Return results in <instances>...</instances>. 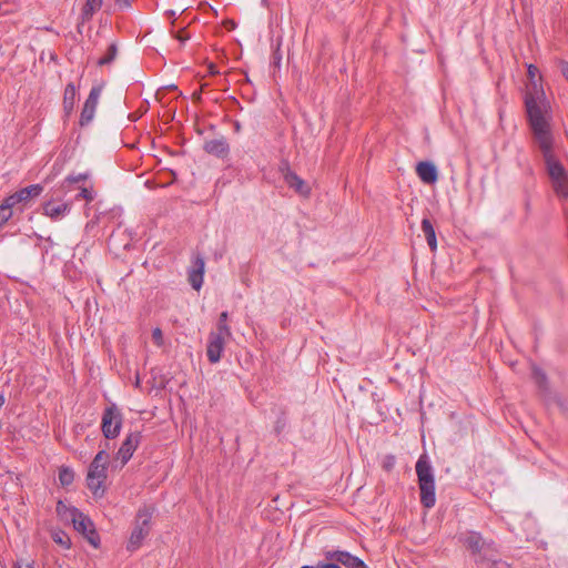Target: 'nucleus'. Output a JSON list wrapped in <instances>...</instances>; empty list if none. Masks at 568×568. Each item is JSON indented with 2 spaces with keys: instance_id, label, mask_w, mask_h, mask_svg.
<instances>
[{
  "instance_id": "obj_32",
  "label": "nucleus",
  "mask_w": 568,
  "mask_h": 568,
  "mask_svg": "<svg viewBox=\"0 0 568 568\" xmlns=\"http://www.w3.org/2000/svg\"><path fill=\"white\" fill-rule=\"evenodd\" d=\"M63 537H65V534L64 532H60V534H55L53 536V540L58 544H61V545H64L65 547H69V544H67L64 540H63Z\"/></svg>"
},
{
  "instance_id": "obj_21",
  "label": "nucleus",
  "mask_w": 568,
  "mask_h": 568,
  "mask_svg": "<svg viewBox=\"0 0 568 568\" xmlns=\"http://www.w3.org/2000/svg\"><path fill=\"white\" fill-rule=\"evenodd\" d=\"M57 515L65 521H71L72 518L79 513L80 510L74 506H68L62 500H59L57 503L55 507Z\"/></svg>"
},
{
  "instance_id": "obj_16",
  "label": "nucleus",
  "mask_w": 568,
  "mask_h": 568,
  "mask_svg": "<svg viewBox=\"0 0 568 568\" xmlns=\"http://www.w3.org/2000/svg\"><path fill=\"white\" fill-rule=\"evenodd\" d=\"M43 211L50 219L59 220L70 212V206L67 203L57 204L52 201H48L43 205Z\"/></svg>"
},
{
  "instance_id": "obj_7",
  "label": "nucleus",
  "mask_w": 568,
  "mask_h": 568,
  "mask_svg": "<svg viewBox=\"0 0 568 568\" xmlns=\"http://www.w3.org/2000/svg\"><path fill=\"white\" fill-rule=\"evenodd\" d=\"M71 523L73 524V528L78 532L82 534L92 546H99L100 538L94 528L93 521L89 516L84 515L82 511H79L72 518Z\"/></svg>"
},
{
  "instance_id": "obj_4",
  "label": "nucleus",
  "mask_w": 568,
  "mask_h": 568,
  "mask_svg": "<svg viewBox=\"0 0 568 568\" xmlns=\"http://www.w3.org/2000/svg\"><path fill=\"white\" fill-rule=\"evenodd\" d=\"M108 464L109 454L106 448H102L97 453L89 466L87 485L95 497H102L104 495V481L108 477Z\"/></svg>"
},
{
  "instance_id": "obj_29",
  "label": "nucleus",
  "mask_w": 568,
  "mask_h": 568,
  "mask_svg": "<svg viewBox=\"0 0 568 568\" xmlns=\"http://www.w3.org/2000/svg\"><path fill=\"white\" fill-rule=\"evenodd\" d=\"M152 339L158 346L163 345V333L160 327L152 329Z\"/></svg>"
},
{
  "instance_id": "obj_36",
  "label": "nucleus",
  "mask_w": 568,
  "mask_h": 568,
  "mask_svg": "<svg viewBox=\"0 0 568 568\" xmlns=\"http://www.w3.org/2000/svg\"><path fill=\"white\" fill-rule=\"evenodd\" d=\"M527 71H528V77L531 80H534L538 70L534 64H529Z\"/></svg>"
},
{
  "instance_id": "obj_5",
  "label": "nucleus",
  "mask_w": 568,
  "mask_h": 568,
  "mask_svg": "<svg viewBox=\"0 0 568 568\" xmlns=\"http://www.w3.org/2000/svg\"><path fill=\"white\" fill-rule=\"evenodd\" d=\"M153 514L154 508L151 506L144 505L139 508L135 515L133 529L126 544V549L129 551L132 552L138 550L142 546L143 540L149 536L152 527L151 521Z\"/></svg>"
},
{
  "instance_id": "obj_2",
  "label": "nucleus",
  "mask_w": 568,
  "mask_h": 568,
  "mask_svg": "<svg viewBox=\"0 0 568 568\" xmlns=\"http://www.w3.org/2000/svg\"><path fill=\"white\" fill-rule=\"evenodd\" d=\"M459 541L469 551L476 568H510V565L499 558L497 544L486 539L480 532L469 530L459 536Z\"/></svg>"
},
{
  "instance_id": "obj_9",
  "label": "nucleus",
  "mask_w": 568,
  "mask_h": 568,
  "mask_svg": "<svg viewBox=\"0 0 568 568\" xmlns=\"http://www.w3.org/2000/svg\"><path fill=\"white\" fill-rule=\"evenodd\" d=\"M141 438L142 434L140 432H131L125 436L115 456V459L120 460L121 468L131 459L141 443Z\"/></svg>"
},
{
  "instance_id": "obj_17",
  "label": "nucleus",
  "mask_w": 568,
  "mask_h": 568,
  "mask_svg": "<svg viewBox=\"0 0 568 568\" xmlns=\"http://www.w3.org/2000/svg\"><path fill=\"white\" fill-rule=\"evenodd\" d=\"M77 95V87L72 82L68 83L64 89L62 102L63 111L67 116H69L73 112Z\"/></svg>"
},
{
  "instance_id": "obj_35",
  "label": "nucleus",
  "mask_w": 568,
  "mask_h": 568,
  "mask_svg": "<svg viewBox=\"0 0 568 568\" xmlns=\"http://www.w3.org/2000/svg\"><path fill=\"white\" fill-rule=\"evenodd\" d=\"M284 426H285V419H284V418H278V419L276 420L275 432H276L277 434H280V433L282 432V429H283V427H284Z\"/></svg>"
},
{
  "instance_id": "obj_31",
  "label": "nucleus",
  "mask_w": 568,
  "mask_h": 568,
  "mask_svg": "<svg viewBox=\"0 0 568 568\" xmlns=\"http://www.w3.org/2000/svg\"><path fill=\"white\" fill-rule=\"evenodd\" d=\"M114 1H115V4L120 9H129L132 6V0H114Z\"/></svg>"
},
{
  "instance_id": "obj_6",
  "label": "nucleus",
  "mask_w": 568,
  "mask_h": 568,
  "mask_svg": "<svg viewBox=\"0 0 568 568\" xmlns=\"http://www.w3.org/2000/svg\"><path fill=\"white\" fill-rule=\"evenodd\" d=\"M123 415L115 404L105 407L102 414L101 430L106 439H114L120 435Z\"/></svg>"
},
{
  "instance_id": "obj_18",
  "label": "nucleus",
  "mask_w": 568,
  "mask_h": 568,
  "mask_svg": "<svg viewBox=\"0 0 568 568\" xmlns=\"http://www.w3.org/2000/svg\"><path fill=\"white\" fill-rule=\"evenodd\" d=\"M196 266V268H193L190 272L189 282L194 290L199 291L203 284L204 261L202 258H197Z\"/></svg>"
},
{
  "instance_id": "obj_23",
  "label": "nucleus",
  "mask_w": 568,
  "mask_h": 568,
  "mask_svg": "<svg viewBox=\"0 0 568 568\" xmlns=\"http://www.w3.org/2000/svg\"><path fill=\"white\" fill-rule=\"evenodd\" d=\"M13 206L8 197L3 200V203L0 205V227L11 219Z\"/></svg>"
},
{
  "instance_id": "obj_22",
  "label": "nucleus",
  "mask_w": 568,
  "mask_h": 568,
  "mask_svg": "<svg viewBox=\"0 0 568 568\" xmlns=\"http://www.w3.org/2000/svg\"><path fill=\"white\" fill-rule=\"evenodd\" d=\"M227 318H229V313L226 311L222 312L219 317L216 331H213L212 333L220 334L221 336H224V337H230L232 333H231L230 326L227 325Z\"/></svg>"
},
{
  "instance_id": "obj_26",
  "label": "nucleus",
  "mask_w": 568,
  "mask_h": 568,
  "mask_svg": "<svg viewBox=\"0 0 568 568\" xmlns=\"http://www.w3.org/2000/svg\"><path fill=\"white\" fill-rule=\"evenodd\" d=\"M118 48L115 43H111L108 47L106 53L98 60L99 65L110 64L116 57Z\"/></svg>"
},
{
  "instance_id": "obj_10",
  "label": "nucleus",
  "mask_w": 568,
  "mask_h": 568,
  "mask_svg": "<svg viewBox=\"0 0 568 568\" xmlns=\"http://www.w3.org/2000/svg\"><path fill=\"white\" fill-rule=\"evenodd\" d=\"M329 561H335L346 568H369L361 558L346 550H328L324 554Z\"/></svg>"
},
{
  "instance_id": "obj_13",
  "label": "nucleus",
  "mask_w": 568,
  "mask_h": 568,
  "mask_svg": "<svg viewBox=\"0 0 568 568\" xmlns=\"http://www.w3.org/2000/svg\"><path fill=\"white\" fill-rule=\"evenodd\" d=\"M43 191V186L41 184H32L26 187L18 190L17 192L8 195L9 202L13 205H17L22 202H27L32 197L39 196Z\"/></svg>"
},
{
  "instance_id": "obj_37",
  "label": "nucleus",
  "mask_w": 568,
  "mask_h": 568,
  "mask_svg": "<svg viewBox=\"0 0 568 568\" xmlns=\"http://www.w3.org/2000/svg\"><path fill=\"white\" fill-rule=\"evenodd\" d=\"M14 568H34V565L32 562H27V564L17 562Z\"/></svg>"
},
{
  "instance_id": "obj_38",
  "label": "nucleus",
  "mask_w": 568,
  "mask_h": 568,
  "mask_svg": "<svg viewBox=\"0 0 568 568\" xmlns=\"http://www.w3.org/2000/svg\"><path fill=\"white\" fill-rule=\"evenodd\" d=\"M189 36H182V34H178L176 36V39L181 42V43H184L186 40H189Z\"/></svg>"
},
{
  "instance_id": "obj_25",
  "label": "nucleus",
  "mask_w": 568,
  "mask_h": 568,
  "mask_svg": "<svg viewBox=\"0 0 568 568\" xmlns=\"http://www.w3.org/2000/svg\"><path fill=\"white\" fill-rule=\"evenodd\" d=\"M532 378H534L535 383L537 384V386L541 390H546L547 389V375L545 374V372L541 368L534 367V369H532Z\"/></svg>"
},
{
  "instance_id": "obj_3",
  "label": "nucleus",
  "mask_w": 568,
  "mask_h": 568,
  "mask_svg": "<svg viewBox=\"0 0 568 568\" xmlns=\"http://www.w3.org/2000/svg\"><path fill=\"white\" fill-rule=\"evenodd\" d=\"M418 487L419 499L423 507L429 509L436 504V485L434 470L427 454H422L415 465Z\"/></svg>"
},
{
  "instance_id": "obj_30",
  "label": "nucleus",
  "mask_w": 568,
  "mask_h": 568,
  "mask_svg": "<svg viewBox=\"0 0 568 568\" xmlns=\"http://www.w3.org/2000/svg\"><path fill=\"white\" fill-rule=\"evenodd\" d=\"M79 197H82L87 201H92L93 200V194H92V191L87 189V187H83L81 190V192L79 193Z\"/></svg>"
},
{
  "instance_id": "obj_27",
  "label": "nucleus",
  "mask_w": 568,
  "mask_h": 568,
  "mask_svg": "<svg viewBox=\"0 0 568 568\" xmlns=\"http://www.w3.org/2000/svg\"><path fill=\"white\" fill-rule=\"evenodd\" d=\"M396 465V457L393 455V454H387L384 456L383 460H382V468L385 470V471H392L393 468L395 467Z\"/></svg>"
},
{
  "instance_id": "obj_19",
  "label": "nucleus",
  "mask_w": 568,
  "mask_h": 568,
  "mask_svg": "<svg viewBox=\"0 0 568 568\" xmlns=\"http://www.w3.org/2000/svg\"><path fill=\"white\" fill-rule=\"evenodd\" d=\"M422 231L425 234V237H426L429 248L432 251H436V248H437L436 232H435L434 225L429 219H427V217L423 219Z\"/></svg>"
},
{
  "instance_id": "obj_15",
  "label": "nucleus",
  "mask_w": 568,
  "mask_h": 568,
  "mask_svg": "<svg viewBox=\"0 0 568 568\" xmlns=\"http://www.w3.org/2000/svg\"><path fill=\"white\" fill-rule=\"evenodd\" d=\"M416 172L419 179L426 184H434L438 179L437 168L434 163L428 161L419 162Z\"/></svg>"
},
{
  "instance_id": "obj_39",
  "label": "nucleus",
  "mask_w": 568,
  "mask_h": 568,
  "mask_svg": "<svg viewBox=\"0 0 568 568\" xmlns=\"http://www.w3.org/2000/svg\"><path fill=\"white\" fill-rule=\"evenodd\" d=\"M4 403H6L4 394L1 392L0 393V408L4 405Z\"/></svg>"
},
{
  "instance_id": "obj_14",
  "label": "nucleus",
  "mask_w": 568,
  "mask_h": 568,
  "mask_svg": "<svg viewBox=\"0 0 568 568\" xmlns=\"http://www.w3.org/2000/svg\"><path fill=\"white\" fill-rule=\"evenodd\" d=\"M203 149L206 153L224 159L230 153V145L224 136L204 142Z\"/></svg>"
},
{
  "instance_id": "obj_8",
  "label": "nucleus",
  "mask_w": 568,
  "mask_h": 568,
  "mask_svg": "<svg viewBox=\"0 0 568 568\" xmlns=\"http://www.w3.org/2000/svg\"><path fill=\"white\" fill-rule=\"evenodd\" d=\"M102 90L103 84H97L91 88L80 114L79 123L81 126L88 125L93 120Z\"/></svg>"
},
{
  "instance_id": "obj_34",
  "label": "nucleus",
  "mask_w": 568,
  "mask_h": 568,
  "mask_svg": "<svg viewBox=\"0 0 568 568\" xmlns=\"http://www.w3.org/2000/svg\"><path fill=\"white\" fill-rule=\"evenodd\" d=\"M560 71H561L562 75L565 77V79L568 81V62L562 61L560 63Z\"/></svg>"
},
{
  "instance_id": "obj_28",
  "label": "nucleus",
  "mask_w": 568,
  "mask_h": 568,
  "mask_svg": "<svg viewBox=\"0 0 568 568\" xmlns=\"http://www.w3.org/2000/svg\"><path fill=\"white\" fill-rule=\"evenodd\" d=\"M87 178H88V174H85V173H79L77 175L70 174L65 178L64 182L72 184V183H78L80 181H84V180H87Z\"/></svg>"
},
{
  "instance_id": "obj_20",
  "label": "nucleus",
  "mask_w": 568,
  "mask_h": 568,
  "mask_svg": "<svg viewBox=\"0 0 568 568\" xmlns=\"http://www.w3.org/2000/svg\"><path fill=\"white\" fill-rule=\"evenodd\" d=\"M102 7V0H85L81 10L82 22L91 20L93 14Z\"/></svg>"
},
{
  "instance_id": "obj_1",
  "label": "nucleus",
  "mask_w": 568,
  "mask_h": 568,
  "mask_svg": "<svg viewBox=\"0 0 568 568\" xmlns=\"http://www.w3.org/2000/svg\"><path fill=\"white\" fill-rule=\"evenodd\" d=\"M534 93L525 95L527 120L531 131L532 140L542 154L547 173L549 175L555 194L562 200L568 199V172L554 152L555 135L552 132L550 116L546 113V105L542 100L544 92L534 84Z\"/></svg>"
},
{
  "instance_id": "obj_24",
  "label": "nucleus",
  "mask_w": 568,
  "mask_h": 568,
  "mask_svg": "<svg viewBox=\"0 0 568 568\" xmlns=\"http://www.w3.org/2000/svg\"><path fill=\"white\" fill-rule=\"evenodd\" d=\"M74 480V471L69 467H61L59 469V481L61 486H70Z\"/></svg>"
},
{
  "instance_id": "obj_11",
  "label": "nucleus",
  "mask_w": 568,
  "mask_h": 568,
  "mask_svg": "<svg viewBox=\"0 0 568 568\" xmlns=\"http://www.w3.org/2000/svg\"><path fill=\"white\" fill-rule=\"evenodd\" d=\"M225 347V337L220 334L210 333L207 338L206 355L212 364L220 362Z\"/></svg>"
},
{
  "instance_id": "obj_12",
  "label": "nucleus",
  "mask_w": 568,
  "mask_h": 568,
  "mask_svg": "<svg viewBox=\"0 0 568 568\" xmlns=\"http://www.w3.org/2000/svg\"><path fill=\"white\" fill-rule=\"evenodd\" d=\"M284 166L285 171L284 169H282V171L285 183L298 194L307 196L311 190L306 185L305 181L302 180L295 172H293L287 163H285Z\"/></svg>"
},
{
  "instance_id": "obj_33",
  "label": "nucleus",
  "mask_w": 568,
  "mask_h": 568,
  "mask_svg": "<svg viewBox=\"0 0 568 568\" xmlns=\"http://www.w3.org/2000/svg\"><path fill=\"white\" fill-rule=\"evenodd\" d=\"M318 568H341L339 564L335 561L331 562H320Z\"/></svg>"
}]
</instances>
